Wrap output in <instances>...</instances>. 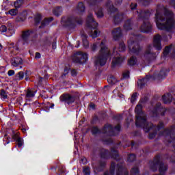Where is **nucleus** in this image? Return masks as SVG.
I'll list each match as a JSON object with an SVG mask.
<instances>
[{"mask_svg":"<svg viewBox=\"0 0 175 175\" xmlns=\"http://www.w3.org/2000/svg\"><path fill=\"white\" fill-rule=\"evenodd\" d=\"M156 25L159 29L166 31L162 34L163 40L172 39V31L175 28L174 14L162 5H158L155 14Z\"/></svg>","mask_w":175,"mask_h":175,"instance_id":"1","label":"nucleus"},{"mask_svg":"<svg viewBox=\"0 0 175 175\" xmlns=\"http://www.w3.org/2000/svg\"><path fill=\"white\" fill-rule=\"evenodd\" d=\"M143 105L138 104L135 111L137 114L136 116L135 125L137 128H142L144 132H150L149 133V139H152L159 131L163 128V122H160L157 126L152 125V123L147 122V117L145 115L142 116L143 113Z\"/></svg>","mask_w":175,"mask_h":175,"instance_id":"2","label":"nucleus"},{"mask_svg":"<svg viewBox=\"0 0 175 175\" xmlns=\"http://www.w3.org/2000/svg\"><path fill=\"white\" fill-rule=\"evenodd\" d=\"M100 46L98 55H96L94 59L95 66H104L106 65L107 57H110V49L106 46V40H103L100 44L98 42L94 43L91 46V50L95 52Z\"/></svg>","mask_w":175,"mask_h":175,"instance_id":"3","label":"nucleus"},{"mask_svg":"<svg viewBox=\"0 0 175 175\" xmlns=\"http://www.w3.org/2000/svg\"><path fill=\"white\" fill-rule=\"evenodd\" d=\"M154 13L152 10H137L134 12L137 14L138 20H142L143 24L139 27L141 32L150 33L152 31V25L148 21L150 16Z\"/></svg>","mask_w":175,"mask_h":175,"instance_id":"4","label":"nucleus"},{"mask_svg":"<svg viewBox=\"0 0 175 175\" xmlns=\"http://www.w3.org/2000/svg\"><path fill=\"white\" fill-rule=\"evenodd\" d=\"M108 14L111 17H113L115 24H120L124 20V13H118V10L114 7L113 3L110 1L106 3Z\"/></svg>","mask_w":175,"mask_h":175,"instance_id":"5","label":"nucleus"},{"mask_svg":"<svg viewBox=\"0 0 175 175\" xmlns=\"http://www.w3.org/2000/svg\"><path fill=\"white\" fill-rule=\"evenodd\" d=\"M149 165L152 172H157L159 166V173L162 175H166V172H167L168 167L167 164L163 163V162L161 161L159 156H155L153 161H150Z\"/></svg>","mask_w":175,"mask_h":175,"instance_id":"6","label":"nucleus"},{"mask_svg":"<svg viewBox=\"0 0 175 175\" xmlns=\"http://www.w3.org/2000/svg\"><path fill=\"white\" fill-rule=\"evenodd\" d=\"M159 136H165L167 142L172 146L175 150V126H172L169 129H165L163 132L159 133Z\"/></svg>","mask_w":175,"mask_h":175,"instance_id":"7","label":"nucleus"},{"mask_svg":"<svg viewBox=\"0 0 175 175\" xmlns=\"http://www.w3.org/2000/svg\"><path fill=\"white\" fill-rule=\"evenodd\" d=\"M86 25L88 28H90L91 29L90 32V36L92 38H97L98 37V23L95 21V19L94 18V16H92V14H89L88 16V18L86 21Z\"/></svg>","mask_w":175,"mask_h":175,"instance_id":"8","label":"nucleus"},{"mask_svg":"<svg viewBox=\"0 0 175 175\" xmlns=\"http://www.w3.org/2000/svg\"><path fill=\"white\" fill-rule=\"evenodd\" d=\"M129 50L130 54H139L140 53V45L137 42V36L131 34L128 40Z\"/></svg>","mask_w":175,"mask_h":175,"instance_id":"9","label":"nucleus"},{"mask_svg":"<svg viewBox=\"0 0 175 175\" xmlns=\"http://www.w3.org/2000/svg\"><path fill=\"white\" fill-rule=\"evenodd\" d=\"M61 23L64 27H75L76 24H83V18L77 16H66L62 18Z\"/></svg>","mask_w":175,"mask_h":175,"instance_id":"10","label":"nucleus"},{"mask_svg":"<svg viewBox=\"0 0 175 175\" xmlns=\"http://www.w3.org/2000/svg\"><path fill=\"white\" fill-rule=\"evenodd\" d=\"M100 156L103 159H109L110 157L113 158V159H116L118 161L120 159V155H118V151L116 148H111V152L109 150L102 148L100 150Z\"/></svg>","mask_w":175,"mask_h":175,"instance_id":"11","label":"nucleus"},{"mask_svg":"<svg viewBox=\"0 0 175 175\" xmlns=\"http://www.w3.org/2000/svg\"><path fill=\"white\" fill-rule=\"evenodd\" d=\"M121 131V125L118 124L113 128L111 124H105L102 129V133L107 135L108 136H116L118 135Z\"/></svg>","mask_w":175,"mask_h":175,"instance_id":"12","label":"nucleus"},{"mask_svg":"<svg viewBox=\"0 0 175 175\" xmlns=\"http://www.w3.org/2000/svg\"><path fill=\"white\" fill-rule=\"evenodd\" d=\"M72 59L74 64H85L88 59V55L83 51H78L72 55Z\"/></svg>","mask_w":175,"mask_h":175,"instance_id":"13","label":"nucleus"},{"mask_svg":"<svg viewBox=\"0 0 175 175\" xmlns=\"http://www.w3.org/2000/svg\"><path fill=\"white\" fill-rule=\"evenodd\" d=\"M90 6H96L94 8L95 14L98 18H102L103 17V11L102 8L98 6L99 2H102V0H86Z\"/></svg>","mask_w":175,"mask_h":175,"instance_id":"14","label":"nucleus"},{"mask_svg":"<svg viewBox=\"0 0 175 175\" xmlns=\"http://www.w3.org/2000/svg\"><path fill=\"white\" fill-rule=\"evenodd\" d=\"M112 55H113V58L112 59V64H111V68H116V66H120L122 62H124V57L118 53L117 51V49H113V52L112 53Z\"/></svg>","mask_w":175,"mask_h":175,"instance_id":"15","label":"nucleus"},{"mask_svg":"<svg viewBox=\"0 0 175 175\" xmlns=\"http://www.w3.org/2000/svg\"><path fill=\"white\" fill-rule=\"evenodd\" d=\"M151 45L148 46V48L144 54L143 58L145 61H147L148 62L154 61V59L157 58V54L151 51Z\"/></svg>","mask_w":175,"mask_h":175,"instance_id":"16","label":"nucleus"},{"mask_svg":"<svg viewBox=\"0 0 175 175\" xmlns=\"http://www.w3.org/2000/svg\"><path fill=\"white\" fill-rule=\"evenodd\" d=\"M59 100L61 102H65L68 105H72L76 100V97L69 94H63L60 96Z\"/></svg>","mask_w":175,"mask_h":175,"instance_id":"17","label":"nucleus"},{"mask_svg":"<svg viewBox=\"0 0 175 175\" xmlns=\"http://www.w3.org/2000/svg\"><path fill=\"white\" fill-rule=\"evenodd\" d=\"M166 112V108H163L161 107L160 103L156 104L154 109L152 111V116L157 117L159 113H161V116H165V113Z\"/></svg>","mask_w":175,"mask_h":175,"instance_id":"18","label":"nucleus"},{"mask_svg":"<svg viewBox=\"0 0 175 175\" xmlns=\"http://www.w3.org/2000/svg\"><path fill=\"white\" fill-rule=\"evenodd\" d=\"M162 36L159 34H155L153 37V46L159 51L162 50V44H161Z\"/></svg>","mask_w":175,"mask_h":175,"instance_id":"19","label":"nucleus"},{"mask_svg":"<svg viewBox=\"0 0 175 175\" xmlns=\"http://www.w3.org/2000/svg\"><path fill=\"white\" fill-rule=\"evenodd\" d=\"M116 170V175H129L128 170L125 168V166L122 163L117 164Z\"/></svg>","mask_w":175,"mask_h":175,"instance_id":"20","label":"nucleus"},{"mask_svg":"<svg viewBox=\"0 0 175 175\" xmlns=\"http://www.w3.org/2000/svg\"><path fill=\"white\" fill-rule=\"evenodd\" d=\"M74 12L78 16H83V14H84V12H85V5H84L83 2L78 3Z\"/></svg>","mask_w":175,"mask_h":175,"instance_id":"21","label":"nucleus"},{"mask_svg":"<svg viewBox=\"0 0 175 175\" xmlns=\"http://www.w3.org/2000/svg\"><path fill=\"white\" fill-rule=\"evenodd\" d=\"M111 35L115 40H120L122 37V30H121V27L114 28L111 31Z\"/></svg>","mask_w":175,"mask_h":175,"instance_id":"22","label":"nucleus"},{"mask_svg":"<svg viewBox=\"0 0 175 175\" xmlns=\"http://www.w3.org/2000/svg\"><path fill=\"white\" fill-rule=\"evenodd\" d=\"M162 100L163 103L165 105H167V103H172V102H174L175 105V94L173 96L171 94L167 93L162 96Z\"/></svg>","mask_w":175,"mask_h":175,"instance_id":"23","label":"nucleus"},{"mask_svg":"<svg viewBox=\"0 0 175 175\" xmlns=\"http://www.w3.org/2000/svg\"><path fill=\"white\" fill-rule=\"evenodd\" d=\"M11 65L17 68V66H20V65H23V59L21 57L15 56L12 57L10 60Z\"/></svg>","mask_w":175,"mask_h":175,"instance_id":"24","label":"nucleus"},{"mask_svg":"<svg viewBox=\"0 0 175 175\" xmlns=\"http://www.w3.org/2000/svg\"><path fill=\"white\" fill-rule=\"evenodd\" d=\"M152 79V76L151 75H146L145 78L142 79H139L137 82V84L140 88H144V85L150 81Z\"/></svg>","mask_w":175,"mask_h":175,"instance_id":"25","label":"nucleus"},{"mask_svg":"<svg viewBox=\"0 0 175 175\" xmlns=\"http://www.w3.org/2000/svg\"><path fill=\"white\" fill-rule=\"evenodd\" d=\"M31 31L26 30L23 31L21 35V39L23 42V44H25V43H28V39H29V36H31Z\"/></svg>","mask_w":175,"mask_h":175,"instance_id":"26","label":"nucleus"},{"mask_svg":"<svg viewBox=\"0 0 175 175\" xmlns=\"http://www.w3.org/2000/svg\"><path fill=\"white\" fill-rule=\"evenodd\" d=\"M116 170V163L111 162L109 171H105L104 175H114V172Z\"/></svg>","mask_w":175,"mask_h":175,"instance_id":"27","label":"nucleus"},{"mask_svg":"<svg viewBox=\"0 0 175 175\" xmlns=\"http://www.w3.org/2000/svg\"><path fill=\"white\" fill-rule=\"evenodd\" d=\"M54 18L53 17H49V18H45L42 22H41V25L40 26V28H44L46 25H49L51 21H53Z\"/></svg>","mask_w":175,"mask_h":175,"instance_id":"28","label":"nucleus"},{"mask_svg":"<svg viewBox=\"0 0 175 175\" xmlns=\"http://www.w3.org/2000/svg\"><path fill=\"white\" fill-rule=\"evenodd\" d=\"M133 25V22H132V20L129 19L125 22L124 28L126 31H130V29H132Z\"/></svg>","mask_w":175,"mask_h":175,"instance_id":"29","label":"nucleus"},{"mask_svg":"<svg viewBox=\"0 0 175 175\" xmlns=\"http://www.w3.org/2000/svg\"><path fill=\"white\" fill-rule=\"evenodd\" d=\"M53 14H54V16H56V17L61 16V14H62V7H55L53 10Z\"/></svg>","mask_w":175,"mask_h":175,"instance_id":"30","label":"nucleus"},{"mask_svg":"<svg viewBox=\"0 0 175 175\" xmlns=\"http://www.w3.org/2000/svg\"><path fill=\"white\" fill-rule=\"evenodd\" d=\"M136 64H137V59L135 56L131 57L128 61V65H129V66H133L136 65Z\"/></svg>","mask_w":175,"mask_h":175,"instance_id":"31","label":"nucleus"},{"mask_svg":"<svg viewBox=\"0 0 175 175\" xmlns=\"http://www.w3.org/2000/svg\"><path fill=\"white\" fill-rule=\"evenodd\" d=\"M23 3H24V0H17L14 3V8L16 9H19V8L23 6Z\"/></svg>","mask_w":175,"mask_h":175,"instance_id":"32","label":"nucleus"},{"mask_svg":"<svg viewBox=\"0 0 175 175\" xmlns=\"http://www.w3.org/2000/svg\"><path fill=\"white\" fill-rule=\"evenodd\" d=\"M24 79V72L20 71L15 75L16 80H23Z\"/></svg>","mask_w":175,"mask_h":175,"instance_id":"33","label":"nucleus"},{"mask_svg":"<svg viewBox=\"0 0 175 175\" xmlns=\"http://www.w3.org/2000/svg\"><path fill=\"white\" fill-rule=\"evenodd\" d=\"M105 166H106L105 161H100L98 167L96 169L97 172H102V170H103V168L105 167Z\"/></svg>","mask_w":175,"mask_h":175,"instance_id":"34","label":"nucleus"},{"mask_svg":"<svg viewBox=\"0 0 175 175\" xmlns=\"http://www.w3.org/2000/svg\"><path fill=\"white\" fill-rule=\"evenodd\" d=\"M54 39H55V38H53L51 37H46L44 38V44H47L48 46H50L53 42V40H54Z\"/></svg>","mask_w":175,"mask_h":175,"instance_id":"35","label":"nucleus"},{"mask_svg":"<svg viewBox=\"0 0 175 175\" xmlns=\"http://www.w3.org/2000/svg\"><path fill=\"white\" fill-rule=\"evenodd\" d=\"M35 96V93L30 89H28L26 92V98H33Z\"/></svg>","mask_w":175,"mask_h":175,"instance_id":"36","label":"nucleus"},{"mask_svg":"<svg viewBox=\"0 0 175 175\" xmlns=\"http://www.w3.org/2000/svg\"><path fill=\"white\" fill-rule=\"evenodd\" d=\"M107 81L109 84H116L117 83V79H116V77H114L113 76L110 77L109 78H108Z\"/></svg>","mask_w":175,"mask_h":175,"instance_id":"37","label":"nucleus"},{"mask_svg":"<svg viewBox=\"0 0 175 175\" xmlns=\"http://www.w3.org/2000/svg\"><path fill=\"white\" fill-rule=\"evenodd\" d=\"M82 36H83V38H82L83 44L84 47L87 48L89 46L88 40H87V35L83 34Z\"/></svg>","mask_w":175,"mask_h":175,"instance_id":"38","label":"nucleus"},{"mask_svg":"<svg viewBox=\"0 0 175 175\" xmlns=\"http://www.w3.org/2000/svg\"><path fill=\"white\" fill-rule=\"evenodd\" d=\"M92 133L94 135H99V133H100V130H99L98 127L94 126L92 128Z\"/></svg>","mask_w":175,"mask_h":175,"instance_id":"39","label":"nucleus"},{"mask_svg":"<svg viewBox=\"0 0 175 175\" xmlns=\"http://www.w3.org/2000/svg\"><path fill=\"white\" fill-rule=\"evenodd\" d=\"M131 175H139V168L134 167L131 170Z\"/></svg>","mask_w":175,"mask_h":175,"instance_id":"40","label":"nucleus"},{"mask_svg":"<svg viewBox=\"0 0 175 175\" xmlns=\"http://www.w3.org/2000/svg\"><path fill=\"white\" fill-rule=\"evenodd\" d=\"M27 18V16L20 14L19 16L16 17V21L21 22V21H25V19Z\"/></svg>","mask_w":175,"mask_h":175,"instance_id":"41","label":"nucleus"},{"mask_svg":"<svg viewBox=\"0 0 175 175\" xmlns=\"http://www.w3.org/2000/svg\"><path fill=\"white\" fill-rule=\"evenodd\" d=\"M127 161L129 162H133L134 161H136V155H135L133 154H130L128 156Z\"/></svg>","mask_w":175,"mask_h":175,"instance_id":"42","label":"nucleus"},{"mask_svg":"<svg viewBox=\"0 0 175 175\" xmlns=\"http://www.w3.org/2000/svg\"><path fill=\"white\" fill-rule=\"evenodd\" d=\"M18 13V10L17 9H11L9 10V14L11 16H17Z\"/></svg>","mask_w":175,"mask_h":175,"instance_id":"43","label":"nucleus"},{"mask_svg":"<svg viewBox=\"0 0 175 175\" xmlns=\"http://www.w3.org/2000/svg\"><path fill=\"white\" fill-rule=\"evenodd\" d=\"M91 173V170L90 167H83V174L84 175H90Z\"/></svg>","mask_w":175,"mask_h":175,"instance_id":"44","label":"nucleus"},{"mask_svg":"<svg viewBox=\"0 0 175 175\" xmlns=\"http://www.w3.org/2000/svg\"><path fill=\"white\" fill-rule=\"evenodd\" d=\"M41 20H42V15H40V14H38L35 16V23H36V24H39V23H40Z\"/></svg>","mask_w":175,"mask_h":175,"instance_id":"45","label":"nucleus"},{"mask_svg":"<svg viewBox=\"0 0 175 175\" xmlns=\"http://www.w3.org/2000/svg\"><path fill=\"white\" fill-rule=\"evenodd\" d=\"M118 51H125V44L123 42H122L119 44Z\"/></svg>","mask_w":175,"mask_h":175,"instance_id":"46","label":"nucleus"},{"mask_svg":"<svg viewBox=\"0 0 175 175\" xmlns=\"http://www.w3.org/2000/svg\"><path fill=\"white\" fill-rule=\"evenodd\" d=\"M170 47H172V45H170V46H165L164 51H163V55L165 57H166V55H167V54H169L170 51Z\"/></svg>","mask_w":175,"mask_h":175,"instance_id":"47","label":"nucleus"},{"mask_svg":"<svg viewBox=\"0 0 175 175\" xmlns=\"http://www.w3.org/2000/svg\"><path fill=\"white\" fill-rule=\"evenodd\" d=\"M139 3L141 5H143L144 6H147L150 5V0H138Z\"/></svg>","mask_w":175,"mask_h":175,"instance_id":"48","label":"nucleus"},{"mask_svg":"<svg viewBox=\"0 0 175 175\" xmlns=\"http://www.w3.org/2000/svg\"><path fill=\"white\" fill-rule=\"evenodd\" d=\"M0 96L3 99H6L8 98V94H6V92L5 91V90H1Z\"/></svg>","mask_w":175,"mask_h":175,"instance_id":"49","label":"nucleus"},{"mask_svg":"<svg viewBox=\"0 0 175 175\" xmlns=\"http://www.w3.org/2000/svg\"><path fill=\"white\" fill-rule=\"evenodd\" d=\"M16 142L18 143V147L20 148L23 146V144H24V143L23 142V138L21 137H18L17 139H16Z\"/></svg>","mask_w":175,"mask_h":175,"instance_id":"50","label":"nucleus"},{"mask_svg":"<svg viewBox=\"0 0 175 175\" xmlns=\"http://www.w3.org/2000/svg\"><path fill=\"white\" fill-rule=\"evenodd\" d=\"M137 98V92L133 93L132 94L131 98V103H133L135 102V100H136Z\"/></svg>","mask_w":175,"mask_h":175,"instance_id":"51","label":"nucleus"},{"mask_svg":"<svg viewBox=\"0 0 175 175\" xmlns=\"http://www.w3.org/2000/svg\"><path fill=\"white\" fill-rule=\"evenodd\" d=\"M166 76V73L165 72V70H161L159 74V77L160 79H163Z\"/></svg>","mask_w":175,"mask_h":175,"instance_id":"52","label":"nucleus"},{"mask_svg":"<svg viewBox=\"0 0 175 175\" xmlns=\"http://www.w3.org/2000/svg\"><path fill=\"white\" fill-rule=\"evenodd\" d=\"M123 79H129V71L126 70L122 74Z\"/></svg>","mask_w":175,"mask_h":175,"instance_id":"53","label":"nucleus"},{"mask_svg":"<svg viewBox=\"0 0 175 175\" xmlns=\"http://www.w3.org/2000/svg\"><path fill=\"white\" fill-rule=\"evenodd\" d=\"M52 49L55 50L57 49V39H53L52 42Z\"/></svg>","mask_w":175,"mask_h":175,"instance_id":"54","label":"nucleus"},{"mask_svg":"<svg viewBox=\"0 0 175 175\" xmlns=\"http://www.w3.org/2000/svg\"><path fill=\"white\" fill-rule=\"evenodd\" d=\"M6 31H8V27L5 25L0 26V32H6Z\"/></svg>","mask_w":175,"mask_h":175,"instance_id":"55","label":"nucleus"},{"mask_svg":"<svg viewBox=\"0 0 175 175\" xmlns=\"http://www.w3.org/2000/svg\"><path fill=\"white\" fill-rule=\"evenodd\" d=\"M130 8L131 9V10H135L136 9V8H137V3H132L130 5Z\"/></svg>","mask_w":175,"mask_h":175,"instance_id":"56","label":"nucleus"},{"mask_svg":"<svg viewBox=\"0 0 175 175\" xmlns=\"http://www.w3.org/2000/svg\"><path fill=\"white\" fill-rule=\"evenodd\" d=\"M170 6L174 8V9H175V0H170Z\"/></svg>","mask_w":175,"mask_h":175,"instance_id":"57","label":"nucleus"},{"mask_svg":"<svg viewBox=\"0 0 175 175\" xmlns=\"http://www.w3.org/2000/svg\"><path fill=\"white\" fill-rule=\"evenodd\" d=\"M71 75L72 76H73L74 77L77 76V71L75 69L71 70Z\"/></svg>","mask_w":175,"mask_h":175,"instance_id":"58","label":"nucleus"},{"mask_svg":"<svg viewBox=\"0 0 175 175\" xmlns=\"http://www.w3.org/2000/svg\"><path fill=\"white\" fill-rule=\"evenodd\" d=\"M104 142L106 143V144H110V143H113V139H111V138H109L105 139Z\"/></svg>","mask_w":175,"mask_h":175,"instance_id":"59","label":"nucleus"},{"mask_svg":"<svg viewBox=\"0 0 175 175\" xmlns=\"http://www.w3.org/2000/svg\"><path fill=\"white\" fill-rule=\"evenodd\" d=\"M8 76H13L14 75V70H10L8 72Z\"/></svg>","mask_w":175,"mask_h":175,"instance_id":"60","label":"nucleus"},{"mask_svg":"<svg viewBox=\"0 0 175 175\" xmlns=\"http://www.w3.org/2000/svg\"><path fill=\"white\" fill-rule=\"evenodd\" d=\"M68 73H69V70H68V67H65L64 68V76H66V75H68Z\"/></svg>","mask_w":175,"mask_h":175,"instance_id":"61","label":"nucleus"},{"mask_svg":"<svg viewBox=\"0 0 175 175\" xmlns=\"http://www.w3.org/2000/svg\"><path fill=\"white\" fill-rule=\"evenodd\" d=\"M40 57H41L40 53L36 52V53L35 58L39 59V58H40Z\"/></svg>","mask_w":175,"mask_h":175,"instance_id":"62","label":"nucleus"},{"mask_svg":"<svg viewBox=\"0 0 175 175\" xmlns=\"http://www.w3.org/2000/svg\"><path fill=\"white\" fill-rule=\"evenodd\" d=\"M120 3H122V0H116L115 5H120Z\"/></svg>","mask_w":175,"mask_h":175,"instance_id":"63","label":"nucleus"},{"mask_svg":"<svg viewBox=\"0 0 175 175\" xmlns=\"http://www.w3.org/2000/svg\"><path fill=\"white\" fill-rule=\"evenodd\" d=\"M18 137H18V134H14V135H13V139H14V140H17V139H18Z\"/></svg>","mask_w":175,"mask_h":175,"instance_id":"64","label":"nucleus"}]
</instances>
